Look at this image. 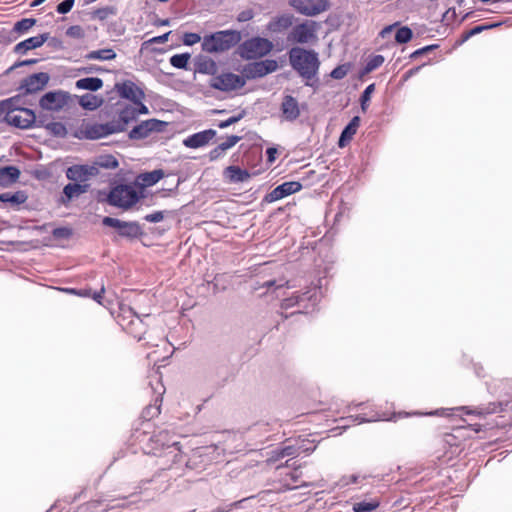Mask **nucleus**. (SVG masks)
I'll use <instances>...</instances> for the list:
<instances>
[{
    "label": "nucleus",
    "instance_id": "39",
    "mask_svg": "<svg viewBox=\"0 0 512 512\" xmlns=\"http://www.w3.org/2000/svg\"><path fill=\"white\" fill-rule=\"evenodd\" d=\"M380 505V502L376 499H373L371 501H362L357 502L353 505V511L354 512H373L375 511Z\"/></svg>",
    "mask_w": 512,
    "mask_h": 512
},
{
    "label": "nucleus",
    "instance_id": "52",
    "mask_svg": "<svg viewBox=\"0 0 512 512\" xmlns=\"http://www.w3.org/2000/svg\"><path fill=\"white\" fill-rule=\"evenodd\" d=\"M84 34V29L79 25L71 26L66 30V35L74 38H82Z\"/></svg>",
    "mask_w": 512,
    "mask_h": 512
},
{
    "label": "nucleus",
    "instance_id": "56",
    "mask_svg": "<svg viewBox=\"0 0 512 512\" xmlns=\"http://www.w3.org/2000/svg\"><path fill=\"white\" fill-rule=\"evenodd\" d=\"M242 117H243L242 114H239L238 116H232V117L228 118L227 120L221 121L218 124V127L221 129L227 128L230 125L237 123L240 119H242Z\"/></svg>",
    "mask_w": 512,
    "mask_h": 512
},
{
    "label": "nucleus",
    "instance_id": "20",
    "mask_svg": "<svg viewBox=\"0 0 512 512\" xmlns=\"http://www.w3.org/2000/svg\"><path fill=\"white\" fill-rule=\"evenodd\" d=\"M280 110L284 120L292 122L300 116V107L296 98L291 95L284 96Z\"/></svg>",
    "mask_w": 512,
    "mask_h": 512
},
{
    "label": "nucleus",
    "instance_id": "36",
    "mask_svg": "<svg viewBox=\"0 0 512 512\" xmlns=\"http://www.w3.org/2000/svg\"><path fill=\"white\" fill-rule=\"evenodd\" d=\"M65 292H66V294H73V295H80V296H84V297H91L97 303L102 304L101 300L103 298V294L105 292V288H104V286H102L99 291L94 292V293H92L91 290H89V289L76 290V289H70V288H66Z\"/></svg>",
    "mask_w": 512,
    "mask_h": 512
},
{
    "label": "nucleus",
    "instance_id": "42",
    "mask_svg": "<svg viewBox=\"0 0 512 512\" xmlns=\"http://www.w3.org/2000/svg\"><path fill=\"white\" fill-rule=\"evenodd\" d=\"M189 59V53L175 54L170 58V64L178 69H186Z\"/></svg>",
    "mask_w": 512,
    "mask_h": 512
},
{
    "label": "nucleus",
    "instance_id": "14",
    "mask_svg": "<svg viewBox=\"0 0 512 512\" xmlns=\"http://www.w3.org/2000/svg\"><path fill=\"white\" fill-rule=\"evenodd\" d=\"M115 89L120 97L130 100L134 104H144L143 91L132 81L117 83Z\"/></svg>",
    "mask_w": 512,
    "mask_h": 512
},
{
    "label": "nucleus",
    "instance_id": "5",
    "mask_svg": "<svg viewBox=\"0 0 512 512\" xmlns=\"http://www.w3.org/2000/svg\"><path fill=\"white\" fill-rule=\"evenodd\" d=\"M143 197L142 188L131 184H120L114 186L107 197L110 205L127 210L135 205Z\"/></svg>",
    "mask_w": 512,
    "mask_h": 512
},
{
    "label": "nucleus",
    "instance_id": "55",
    "mask_svg": "<svg viewBox=\"0 0 512 512\" xmlns=\"http://www.w3.org/2000/svg\"><path fill=\"white\" fill-rule=\"evenodd\" d=\"M113 13V10L109 7L98 9L94 12V17L99 20L106 19L110 14Z\"/></svg>",
    "mask_w": 512,
    "mask_h": 512
},
{
    "label": "nucleus",
    "instance_id": "37",
    "mask_svg": "<svg viewBox=\"0 0 512 512\" xmlns=\"http://www.w3.org/2000/svg\"><path fill=\"white\" fill-rule=\"evenodd\" d=\"M88 183L75 182L66 184V198L71 199L77 197L87 191Z\"/></svg>",
    "mask_w": 512,
    "mask_h": 512
},
{
    "label": "nucleus",
    "instance_id": "32",
    "mask_svg": "<svg viewBox=\"0 0 512 512\" xmlns=\"http://www.w3.org/2000/svg\"><path fill=\"white\" fill-rule=\"evenodd\" d=\"M125 329L129 334L138 340H141L143 334L146 332L145 324L138 315L134 316V318L126 325Z\"/></svg>",
    "mask_w": 512,
    "mask_h": 512
},
{
    "label": "nucleus",
    "instance_id": "31",
    "mask_svg": "<svg viewBox=\"0 0 512 512\" xmlns=\"http://www.w3.org/2000/svg\"><path fill=\"white\" fill-rule=\"evenodd\" d=\"M103 86L102 79L98 77H86L76 81L75 87L79 90L97 91Z\"/></svg>",
    "mask_w": 512,
    "mask_h": 512
},
{
    "label": "nucleus",
    "instance_id": "38",
    "mask_svg": "<svg viewBox=\"0 0 512 512\" xmlns=\"http://www.w3.org/2000/svg\"><path fill=\"white\" fill-rule=\"evenodd\" d=\"M141 229L138 223L136 222H126L124 221L123 227L121 228L119 234L125 237H137L140 235Z\"/></svg>",
    "mask_w": 512,
    "mask_h": 512
},
{
    "label": "nucleus",
    "instance_id": "3",
    "mask_svg": "<svg viewBox=\"0 0 512 512\" xmlns=\"http://www.w3.org/2000/svg\"><path fill=\"white\" fill-rule=\"evenodd\" d=\"M17 103L18 100L16 98L0 102V111L5 113L4 120L16 128H31L36 121L35 113L28 108L17 107Z\"/></svg>",
    "mask_w": 512,
    "mask_h": 512
},
{
    "label": "nucleus",
    "instance_id": "22",
    "mask_svg": "<svg viewBox=\"0 0 512 512\" xmlns=\"http://www.w3.org/2000/svg\"><path fill=\"white\" fill-rule=\"evenodd\" d=\"M152 389L155 391L157 395L155 398V403L147 406L142 412V416L146 420H150L160 414V403L162 401L164 387L161 384V382L157 380L156 387L152 386Z\"/></svg>",
    "mask_w": 512,
    "mask_h": 512
},
{
    "label": "nucleus",
    "instance_id": "25",
    "mask_svg": "<svg viewBox=\"0 0 512 512\" xmlns=\"http://www.w3.org/2000/svg\"><path fill=\"white\" fill-rule=\"evenodd\" d=\"M20 177V170L15 166L0 168V187L8 188L15 184Z\"/></svg>",
    "mask_w": 512,
    "mask_h": 512
},
{
    "label": "nucleus",
    "instance_id": "8",
    "mask_svg": "<svg viewBox=\"0 0 512 512\" xmlns=\"http://www.w3.org/2000/svg\"><path fill=\"white\" fill-rule=\"evenodd\" d=\"M322 292L319 287H309L304 293H293L291 296L282 300V308L288 309L294 306L308 311L309 308H314L321 298Z\"/></svg>",
    "mask_w": 512,
    "mask_h": 512
},
{
    "label": "nucleus",
    "instance_id": "61",
    "mask_svg": "<svg viewBox=\"0 0 512 512\" xmlns=\"http://www.w3.org/2000/svg\"><path fill=\"white\" fill-rule=\"evenodd\" d=\"M36 62H37V60H36V59L24 60V61H21V62L15 63L13 66H11V67L9 68V71H10V70H13V69H15V68H17V67H20V66L34 64V63H36Z\"/></svg>",
    "mask_w": 512,
    "mask_h": 512
},
{
    "label": "nucleus",
    "instance_id": "7",
    "mask_svg": "<svg viewBox=\"0 0 512 512\" xmlns=\"http://www.w3.org/2000/svg\"><path fill=\"white\" fill-rule=\"evenodd\" d=\"M273 43L263 37H253L239 46V55L246 60L262 58L273 49Z\"/></svg>",
    "mask_w": 512,
    "mask_h": 512
},
{
    "label": "nucleus",
    "instance_id": "12",
    "mask_svg": "<svg viewBox=\"0 0 512 512\" xmlns=\"http://www.w3.org/2000/svg\"><path fill=\"white\" fill-rule=\"evenodd\" d=\"M245 83L246 82L242 76L234 73H223L213 77L210 85L214 89L228 92L242 88Z\"/></svg>",
    "mask_w": 512,
    "mask_h": 512
},
{
    "label": "nucleus",
    "instance_id": "44",
    "mask_svg": "<svg viewBox=\"0 0 512 512\" xmlns=\"http://www.w3.org/2000/svg\"><path fill=\"white\" fill-rule=\"evenodd\" d=\"M384 63V57L382 55L372 56L366 63L365 72L369 73L379 68Z\"/></svg>",
    "mask_w": 512,
    "mask_h": 512
},
{
    "label": "nucleus",
    "instance_id": "28",
    "mask_svg": "<svg viewBox=\"0 0 512 512\" xmlns=\"http://www.w3.org/2000/svg\"><path fill=\"white\" fill-rule=\"evenodd\" d=\"M221 451H223V449H220L218 446L211 445L196 449L193 453V456L205 458L202 461L208 463L218 461L221 455Z\"/></svg>",
    "mask_w": 512,
    "mask_h": 512
},
{
    "label": "nucleus",
    "instance_id": "64",
    "mask_svg": "<svg viewBox=\"0 0 512 512\" xmlns=\"http://www.w3.org/2000/svg\"><path fill=\"white\" fill-rule=\"evenodd\" d=\"M168 36H169V32L162 35V36H159V37H155L152 39L153 42H158V43H161V42H164L168 39Z\"/></svg>",
    "mask_w": 512,
    "mask_h": 512
},
{
    "label": "nucleus",
    "instance_id": "16",
    "mask_svg": "<svg viewBox=\"0 0 512 512\" xmlns=\"http://www.w3.org/2000/svg\"><path fill=\"white\" fill-rule=\"evenodd\" d=\"M39 105L42 110L47 112H58L64 107V92L63 91H51L44 94Z\"/></svg>",
    "mask_w": 512,
    "mask_h": 512
},
{
    "label": "nucleus",
    "instance_id": "30",
    "mask_svg": "<svg viewBox=\"0 0 512 512\" xmlns=\"http://www.w3.org/2000/svg\"><path fill=\"white\" fill-rule=\"evenodd\" d=\"M27 198V194L24 191H16L14 193L4 192L0 194V202L11 208L18 207L25 203Z\"/></svg>",
    "mask_w": 512,
    "mask_h": 512
},
{
    "label": "nucleus",
    "instance_id": "13",
    "mask_svg": "<svg viewBox=\"0 0 512 512\" xmlns=\"http://www.w3.org/2000/svg\"><path fill=\"white\" fill-rule=\"evenodd\" d=\"M165 124V122L157 119L142 121L129 132V138L132 140L144 139L152 132H161Z\"/></svg>",
    "mask_w": 512,
    "mask_h": 512
},
{
    "label": "nucleus",
    "instance_id": "24",
    "mask_svg": "<svg viewBox=\"0 0 512 512\" xmlns=\"http://www.w3.org/2000/svg\"><path fill=\"white\" fill-rule=\"evenodd\" d=\"M224 177L229 183H243L250 179L251 175L246 169L238 166H228L225 168Z\"/></svg>",
    "mask_w": 512,
    "mask_h": 512
},
{
    "label": "nucleus",
    "instance_id": "27",
    "mask_svg": "<svg viewBox=\"0 0 512 512\" xmlns=\"http://www.w3.org/2000/svg\"><path fill=\"white\" fill-rule=\"evenodd\" d=\"M360 125V118L355 116L351 119L348 125L343 129L339 141L338 146L340 148L345 147L354 137Z\"/></svg>",
    "mask_w": 512,
    "mask_h": 512
},
{
    "label": "nucleus",
    "instance_id": "23",
    "mask_svg": "<svg viewBox=\"0 0 512 512\" xmlns=\"http://www.w3.org/2000/svg\"><path fill=\"white\" fill-rule=\"evenodd\" d=\"M457 413H465L467 415H476V416H482L485 414L483 409H471L466 406L456 407V408H441L437 409L433 412L426 413L425 415H437V416H445V417H452L455 416Z\"/></svg>",
    "mask_w": 512,
    "mask_h": 512
},
{
    "label": "nucleus",
    "instance_id": "49",
    "mask_svg": "<svg viewBox=\"0 0 512 512\" xmlns=\"http://www.w3.org/2000/svg\"><path fill=\"white\" fill-rule=\"evenodd\" d=\"M102 223L103 225L113 227L120 232L121 228L123 227L124 221H121L117 218L104 217Z\"/></svg>",
    "mask_w": 512,
    "mask_h": 512
},
{
    "label": "nucleus",
    "instance_id": "59",
    "mask_svg": "<svg viewBox=\"0 0 512 512\" xmlns=\"http://www.w3.org/2000/svg\"><path fill=\"white\" fill-rule=\"evenodd\" d=\"M224 153L223 150H220L219 149V145L217 147H215L213 150L210 151V160H216L217 158H219L222 154Z\"/></svg>",
    "mask_w": 512,
    "mask_h": 512
},
{
    "label": "nucleus",
    "instance_id": "26",
    "mask_svg": "<svg viewBox=\"0 0 512 512\" xmlns=\"http://www.w3.org/2000/svg\"><path fill=\"white\" fill-rule=\"evenodd\" d=\"M46 40L47 36L44 34L30 37L16 44L14 51L18 54H25L29 50L42 46Z\"/></svg>",
    "mask_w": 512,
    "mask_h": 512
},
{
    "label": "nucleus",
    "instance_id": "4",
    "mask_svg": "<svg viewBox=\"0 0 512 512\" xmlns=\"http://www.w3.org/2000/svg\"><path fill=\"white\" fill-rule=\"evenodd\" d=\"M241 39V33L237 30H221L204 36L201 46L207 53H221L236 46Z\"/></svg>",
    "mask_w": 512,
    "mask_h": 512
},
{
    "label": "nucleus",
    "instance_id": "53",
    "mask_svg": "<svg viewBox=\"0 0 512 512\" xmlns=\"http://www.w3.org/2000/svg\"><path fill=\"white\" fill-rule=\"evenodd\" d=\"M164 218V214L162 211H156L154 213H151V214H147L144 219L147 221V222H150V223H158L160 221H162Z\"/></svg>",
    "mask_w": 512,
    "mask_h": 512
},
{
    "label": "nucleus",
    "instance_id": "41",
    "mask_svg": "<svg viewBox=\"0 0 512 512\" xmlns=\"http://www.w3.org/2000/svg\"><path fill=\"white\" fill-rule=\"evenodd\" d=\"M36 23L33 18H23L14 24L13 31L18 34H23L32 28Z\"/></svg>",
    "mask_w": 512,
    "mask_h": 512
},
{
    "label": "nucleus",
    "instance_id": "45",
    "mask_svg": "<svg viewBox=\"0 0 512 512\" xmlns=\"http://www.w3.org/2000/svg\"><path fill=\"white\" fill-rule=\"evenodd\" d=\"M375 89V85L374 84H370L368 85L365 90L363 91L362 95H361V109L362 111H366L367 108H368V103L371 99V94L373 93Z\"/></svg>",
    "mask_w": 512,
    "mask_h": 512
},
{
    "label": "nucleus",
    "instance_id": "21",
    "mask_svg": "<svg viewBox=\"0 0 512 512\" xmlns=\"http://www.w3.org/2000/svg\"><path fill=\"white\" fill-rule=\"evenodd\" d=\"M216 135L212 129L204 130L184 139L183 144L188 148H200L207 145Z\"/></svg>",
    "mask_w": 512,
    "mask_h": 512
},
{
    "label": "nucleus",
    "instance_id": "29",
    "mask_svg": "<svg viewBox=\"0 0 512 512\" xmlns=\"http://www.w3.org/2000/svg\"><path fill=\"white\" fill-rule=\"evenodd\" d=\"M302 447L295 445H286L280 449L273 450L269 457L270 462H277L285 457L294 458L300 454Z\"/></svg>",
    "mask_w": 512,
    "mask_h": 512
},
{
    "label": "nucleus",
    "instance_id": "2",
    "mask_svg": "<svg viewBox=\"0 0 512 512\" xmlns=\"http://www.w3.org/2000/svg\"><path fill=\"white\" fill-rule=\"evenodd\" d=\"M289 63L307 81L316 77L320 66L318 54L314 50H307L301 47L290 49ZM306 85H310L309 82H306Z\"/></svg>",
    "mask_w": 512,
    "mask_h": 512
},
{
    "label": "nucleus",
    "instance_id": "43",
    "mask_svg": "<svg viewBox=\"0 0 512 512\" xmlns=\"http://www.w3.org/2000/svg\"><path fill=\"white\" fill-rule=\"evenodd\" d=\"M412 35V30L410 28L401 27L396 32L395 40L400 44L407 43L411 40Z\"/></svg>",
    "mask_w": 512,
    "mask_h": 512
},
{
    "label": "nucleus",
    "instance_id": "10",
    "mask_svg": "<svg viewBox=\"0 0 512 512\" xmlns=\"http://www.w3.org/2000/svg\"><path fill=\"white\" fill-rule=\"evenodd\" d=\"M277 69L278 63L276 60L265 59L245 65L243 68V76L247 79L262 78L267 74L275 72Z\"/></svg>",
    "mask_w": 512,
    "mask_h": 512
},
{
    "label": "nucleus",
    "instance_id": "54",
    "mask_svg": "<svg viewBox=\"0 0 512 512\" xmlns=\"http://www.w3.org/2000/svg\"><path fill=\"white\" fill-rule=\"evenodd\" d=\"M254 17V12L252 9H246V10H243L241 11L238 16H237V20L239 22H247V21H250L251 19H253Z\"/></svg>",
    "mask_w": 512,
    "mask_h": 512
},
{
    "label": "nucleus",
    "instance_id": "17",
    "mask_svg": "<svg viewBox=\"0 0 512 512\" xmlns=\"http://www.w3.org/2000/svg\"><path fill=\"white\" fill-rule=\"evenodd\" d=\"M97 172L96 167L89 165H74L66 170V178L75 182L88 183L91 176Z\"/></svg>",
    "mask_w": 512,
    "mask_h": 512
},
{
    "label": "nucleus",
    "instance_id": "19",
    "mask_svg": "<svg viewBox=\"0 0 512 512\" xmlns=\"http://www.w3.org/2000/svg\"><path fill=\"white\" fill-rule=\"evenodd\" d=\"M49 81L47 73L40 72L26 77L20 86L25 93H35L41 90Z\"/></svg>",
    "mask_w": 512,
    "mask_h": 512
},
{
    "label": "nucleus",
    "instance_id": "34",
    "mask_svg": "<svg viewBox=\"0 0 512 512\" xmlns=\"http://www.w3.org/2000/svg\"><path fill=\"white\" fill-rule=\"evenodd\" d=\"M116 58V52L112 48L93 50L85 55L86 60L109 61Z\"/></svg>",
    "mask_w": 512,
    "mask_h": 512
},
{
    "label": "nucleus",
    "instance_id": "50",
    "mask_svg": "<svg viewBox=\"0 0 512 512\" xmlns=\"http://www.w3.org/2000/svg\"><path fill=\"white\" fill-rule=\"evenodd\" d=\"M46 129L54 135H61L64 133V125L60 122H49L46 124Z\"/></svg>",
    "mask_w": 512,
    "mask_h": 512
},
{
    "label": "nucleus",
    "instance_id": "62",
    "mask_svg": "<svg viewBox=\"0 0 512 512\" xmlns=\"http://www.w3.org/2000/svg\"><path fill=\"white\" fill-rule=\"evenodd\" d=\"M421 68H422V66H417V67H414V68H412V69L408 70V71L404 74V76H403L404 80H407V79H409L410 77H412V76H414L415 74H417V73L420 71V69H421Z\"/></svg>",
    "mask_w": 512,
    "mask_h": 512
},
{
    "label": "nucleus",
    "instance_id": "58",
    "mask_svg": "<svg viewBox=\"0 0 512 512\" xmlns=\"http://www.w3.org/2000/svg\"><path fill=\"white\" fill-rule=\"evenodd\" d=\"M277 25L285 29L291 25V19L289 17H281L277 20Z\"/></svg>",
    "mask_w": 512,
    "mask_h": 512
},
{
    "label": "nucleus",
    "instance_id": "1",
    "mask_svg": "<svg viewBox=\"0 0 512 512\" xmlns=\"http://www.w3.org/2000/svg\"><path fill=\"white\" fill-rule=\"evenodd\" d=\"M135 437L145 454H152L159 458L158 465L162 469H179L184 465L188 466L179 443L172 439L167 431H160L153 435L143 432Z\"/></svg>",
    "mask_w": 512,
    "mask_h": 512
},
{
    "label": "nucleus",
    "instance_id": "51",
    "mask_svg": "<svg viewBox=\"0 0 512 512\" xmlns=\"http://www.w3.org/2000/svg\"><path fill=\"white\" fill-rule=\"evenodd\" d=\"M201 41V37L197 33H185L183 36V43L187 46H192Z\"/></svg>",
    "mask_w": 512,
    "mask_h": 512
},
{
    "label": "nucleus",
    "instance_id": "40",
    "mask_svg": "<svg viewBox=\"0 0 512 512\" xmlns=\"http://www.w3.org/2000/svg\"><path fill=\"white\" fill-rule=\"evenodd\" d=\"M278 426L277 421L270 422H259L255 424L251 429L250 433H261L263 435L275 430V428Z\"/></svg>",
    "mask_w": 512,
    "mask_h": 512
},
{
    "label": "nucleus",
    "instance_id": "60",
    "mask_svg": "<svg viewBox=\"0 0 512 512\" xmlns=\"http://www.w3.org/2000/svg\"><path fill=\"white\" fill-rule=\"evenodd\" d=\"M266 154H267L268 161H269L270 163H272V162H274V161H275V156H276V154H277V149H276V148H273V147L268 148V149L266 150Z\"/></svg>",
    "mask_w": 512,
    "mask_h": 512
},
{
    "label": "nucleus",
    "instance_id": "6",
    "mask_svg": "<svg viewBox=\"0 0 512 512\" xmlns=\"http://www.w3.org/2000/svg\"><path fill=\"white\" fill-rule=\"evenodd\" d=\"M149 110L145 104H118L116 116L112 119L118 133L126 130L127 126L134 122L141 114H148Z\"/></svg>",
    "mask_w": 512,
    "mask_h": 512
},
{
    "label": "nucleus",
    "instance_id": "48",
    "mask_svg": "<svg viewBox=\"0 0 512 512\" xmlns=\"http://www.w3.org/2000/svg\"><path fill=\"white\" fill-rule=\"evenodd\" d=\"M240 139L241 138L239 136H235V135L229 136L226 139V141L219 144V149L223 150L225 152L226 150L235 146L240 141Z\"/></svg>",
    "mask_w": 512,
    "mask_h": 512
},
{
    "label": "nucleus",
    "instance_id": "63",
    "mask_svg": "<svg viewBox=\"0 0 512 512\" xmlns=\"http://www.w3.org/2000/svg\"><path fill=\"white\" fill-rule=\"evenodd\" d=\"M358 479H359V476H357V475H350L349 477H345L343 479V485H349V484L357 483Z\"/></svg>",
    "mask_w": 512,
    "mask_h": 512
},
{
    "label": "nucleus",
    "instance_id": "33",
    "mask_svg": "<svg viewBox=\"0 0 512 512\" xmlns=\"http://www.w3.org/2000/svg\"><path fill=\"white\" fill-rule=\"evenodd\" d=\"M164 176L162 170H153L151 172L141 173L137 177V181L143 187L153 186L159 182Z\"/></svg>",
    "mask_w": 512,
    "mask_h": 512
},
{
    "label": "nucleus",
    "instance_id": "57",
    "mask_svg": "<svg viewBox=\"0 0 512 512\" xmlns=\"http://www.w3.org/2000/svg\"><path fill=\"white\" fill-rule=\"evenodd\" d=\"M347 70L343 66H338L331 72V77L334 79H342L345 77Z\"/></svg>",
    "mask_w": 512,
    "mask_h": 512
},
{
    "label": "nucleus",
    "instance_id": "35",
    "mask_svg": "<svg viewBox=\"0 0 512 512\" xmlns=\"http://www.w3.org/2000/svg\"><path fill=\"white\" fill-rule=\"evenodd\" d=\"M103 99L91 93L84 94L78 98L80 106L86 110H95L101 106Z\"/></svg>",
    "mask_w": 512,
    "mask_h": 512
},
{
    "label": "nucleus",
    "instance_id": "15",
    "mask_svg": "<svg viewBox=\"0 0 512 512\" xmlns=\"http://www.w3.org/2000/svg\"><path fill=\"white\" fill-rule=\"evenodd\" d=\"M315 30L311 24L302 23L293 27L287 39L292 43L306 44L315 39Z\"/></svg>",
    "mask_w": 512,
    "mask_h": 512
},
{
    "label": "nucleus",
    "instance_id": "46",
    "mask_svg": "<svg viewBox=\"0 0 512 512\" xmlns=\"http://www.w3.org/2000/svg\"><path fill=\"white\" fill-rule=\"evenodd\" d=\"M351 420L356 423H364V422H374V421H381V420H390V418H386L384 415L375 414L371 418H366L361 415L351 416Z\"/></svg>",
    "mask_w": 512,
    "mask_h": 512
},
{
    "label": "nucleus",
    "instance_id": "18",
    "mask_svg": "<svg viewBox=\"0 0 512 512\" xmlns=\"http://www.w3.org/2000/svg\"><path fill=\"white\" fill-rule=\"evenodd\" d=\"M302 188L301 183L297 181L284 182L274 188L266 197L267 201L275 202L293 193L300 191Z\"/></svg>",
    "mask_w": 512,
    "mask_h": 512
},
{
    "label": "nucleus",
    "instance_id": "9",
    "mask_svg": "<svg viewBox=\"0 0 512 512\" xmlns=\"http://www.w3.org/2000/svg\"><path fill=\"white\" fill-rule=\"evenodd\" d=\"M118 133L112 120L106 123H87L83 124L74 134L79 139H100L106 136Z\"/></svg>",
    "mask_w": 512,
    "mask_h": 512
},
{
    "label": "nucleus",
    "instance_id": "11",
    "mask_svg": "<svg viewBox=\"0 0 512 512\" xmlns=\"http://www.w3.org/2000/svg\"><path fill=\"white\" fill-rule=\"evenodd\" d=\"M289 4L298 13L306 16H315L329 8L327 0H289Z\"/></svg>",
    "mask_w": 512,
    "mask_h": 512
},
{
    "label": "nucleus",
    "instance_id": "47",
    "mask_svg": "<svg viewBox=\"0 0 512 512\" xmlns=\"http://www.w3.org/2000/svg\"><path fill=\"white\" fill-rule=\"evenodd\" d=\"M99 166L104 168H116L118 167V161L110 155L101 157L99 161L97 162Z\"/></svg>",
    "mask_w": 512,
    "mask_h": 512
}]
</instances>
